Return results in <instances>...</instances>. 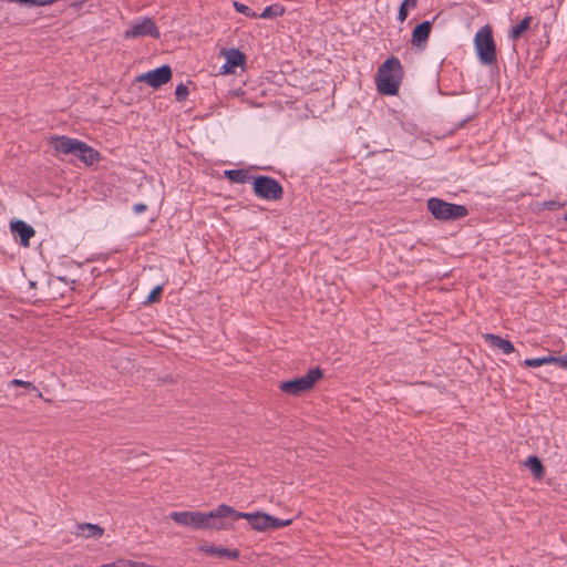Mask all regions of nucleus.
Instances as JSON below:
<instances>
[{"mask_svg": "<svg viewBox=\"0 0 567 567\" xmlns=\"http://www.w3.org/2000/svg\"><path fill=\"white\" fill-rule=\"evenodd\" d=\"M231 513L230 506L220 504L217 508L208 512H172L169 518L176 524L182 526H188L194 529H223L224 524L221 518L227 517V514Z\"/></svg>", "mask_w": 567, "mask_h": 567, "instance_id": "1", "label": "nucleus"}, {"mask_svg": "<svg viewBox=\"0 0 567 567\" xmlns=\"http://www.w3.org/2000/svg\"><path fill=\"white\" fill-rule=\"evenodd\" d=\"M403 78V68L395 56L389 58L379 66L375 83L381 94L395 95Z\"/></svg>", "mask_w": 567, "mask_h": 567, "instance_id": "2", "label": "nucleus"}, {"mask_svg": "<svg viewBox=\"0 0 567 567\" xmlns=\"http://www.w3.org/2000/svg\"><path fill=\"white\" fill-rule=\"evenodd\" d=\"M427 209L434 218L440 220H455L467 216L468 210L464 205L447 203L432 197L427 199Z\"/></svg>", "mask_w": 567, "mask_h": 567, "instance_id": "3", "label": "nucleus"}, {"mask_svg": "<svg viewBox=\"0 0 567 567\" xmlns=\"http://www.w3.org/2000/svg\"><path fill=\"white\" fill-rule=\"evenodd\" d=\"M322 378V371L320 368L310 369L307 374L287 380L280 383L279 389L289 395H300L313 388L316 382Z\"/></svg>", "mask_w": 567, "mask_h": 567, "instance_id": "4", "label": "nucleus"}, {"mask_svg": "<svg viewBox=\"0 0 567 567\" xmlns=\"http://www.w3.org/2000/svg\"><path fill=\"white\" fill-rule=\"evenodd\" d=\"M474 43L482 63L492 64L496 62V47L492 29L488 25L481 28L476 32Z\"/></svg>", "mask_w": 567, "mask_h": 567, "instance_id": "5", "label": "nucleus"}, {"mask_svg": "<svg viewBox=\"0 0 567 567\" xmlns=\"http://www.w3.org/2000/svg\"><path fill=\"white\" fill-rule=\"evenodd\" d=\"M252 189L257 197L266 200H279L284 194L281 184L270 176L252 177Z\"/></svg>", "mask_w": 567, "mask_h": 567, "instance_id": "6", "label": "nucleus"}, {"mask_svg": "<svg viewBox=\"0 0 567 567\" xmlns=\"http://www.w3.org/2000/svg\"><path fill=\"white\" fill-rule=\"evenodd\" d=\"M231 513L227 514V517L231 518L233 520L238 519H246L248 520L249 525L252 529L258 532H267L269 530V520L270 515L262 513V512H256V513H241L236 511L234 507L230 506Z\"/></svg>", "mask_w": 567, "mask_h": 567, "instance_id": "7", "label": "nucleus"}, {"mask_svg": "<svg viewBox=\"0 0 567 567\" xmlns=\"http://www.w3.org/2000/svg\"><path fill=\"white\" fill-rule=\"evenodd\" d=\"M145 35L152 37L154 39H158L161 35L158 28L151 18H144L140 22H135L124 33V38L126 39H135Z\"/></svg>", "mask_w": 567, "mask_h": 567, "instance_id": "8", "label": "nucleus"}, {"mask_svg": "<svg viewBox=\"0 0 567 567\" xmlns=\"http://www.w3.org/2000/svg\"><path fill=\"white\" fill-rule=\"evenodd\" d=\"M172 79V69L169 65H162L155 70L137 76V81L145 82L150 86L157 89L161 85L167 83Z\"/></svg>", "mask_w": 567, "mask_h": 567, "instance_id": "9", "label": "nucleus"}, {"mask_svg": "<svg viewBox=\"0 0 567 567\" xmlns=\"http://www.w3.org/2000/svg\"><path fill=\"white\" fill-rule=\"evenodd\" d=\"M226 61L220 68L221 74H234L235 69L245 63L246 56L238 49H229L225 52Z\"/></svg>", "mask_w": 567, "mask_h": 567, "instance_id": "10", "label": "nucleus"}, {"mask_svg": "<svg viewBox=\"0 0 567 567\" xmlns=\"http://www.w3.org/2000/svg\"><path fill=\"white\" fill-rule=\"evenodd\" d=\"M50 145L53 147L55 153L72 154L75 153L79 140L71 138L64 135L51 136L49 140Z\"/></svg>", "mask_w": 567, "mask_h": 567, "instance_id": "11", "label": "nucleus"}, {"mask_svg": "<svg viewBox=\"0 0 567 567\" xmlns=\"http://www.w3.org/2000/svg\"><path fill=\"white\" fill-rule=\"evenodd\" d=\"M11 231L16 237H19L20 244L28 247L30 239L34 236V229L22 220L12 221L10 225Z\"/></svg>", "mask_w": 567, "mask_h": 567, "instance_id": "12", "label": "nucleus"}, {"mask_svg": "<svg viewBox=\"0 0 567 567\" xmlns=\"http://www.w3.org/2000/svg\"><path fill=\"white\" fill-rule=\"evenodd\" d=\"M73 155L80 158L84 164L92 165L100 158V153L86 143L79 141Z\"/></svg>", "mask_w": 567, "mask_h": 567, "instance_id": "13", "label": "nucleus"}, {"mask_svg": "<svg viewBox=\"0 0 567 567\" xmlns=\"http://www.w3.org/2000/svg\"><path fill=\"white\" fill-rule=\"evenodd\" d=\"M432 22L423 21L412 31L411 43L417 48H424L431 33Z\"/></svg>", "mask_w": 567, "mask_h": 567, "instance_id": "14", "label": "nucleus"}, {"mask_svg": "<svg viewBox=\"0 0 567 567\" xmlns=\"http://www.w3.org/2000/svg\"><path fill=\"white\" fill-rule=\"evenodd\" d=\"M199 550L215 557H223L228 559H237L239 557V551L237 549H228L213 545H203L199 547Z\"/></svg>", "mask_w": 567, "mask_h": 567, "instance_id": "15", "label": "nucleus"}, {"mask_svg": "<svg viewBox=\"0 0 567 567\" xmlns=\"http://www.w3.org/2000/svg\"><path fill=\"white\" fill-rule=\"evenodd\" d=\"M483 337L491 347L499 349L505 354H509L515 350L511 341L505 340L499 336L493 333H485Z\"/></svg>", "mask_w": 567, "mask_h": 567, "instance_id": "16", "label": "nucleus"}, {"mask_svg": "<svg viewBox=\"0 0 567 567\" xmlns=\"http://www.w3.org/2000/svg\"><path fill=\"white\" fill-rule=\"evenodd\" d=\"M224 175L229 182L237 184H245L254 177L246 169H227L224 172Z\"/></svg>", "mask_w": 567, "mask_h": 567, "instance_id": "17", "label": "nucleus"}, {"mask_svg": "<svg viewBox=\"0 0 567 567\" xmlns=\"http://www.w3.org/2000/svg\"><path fill=\"white\" fill-rule=\"evenodd\" d=\"M532 22V16L525 17L517 25L511 29L509 37L514 41L518 40L524 34V32H526L529 29Z\"/></svg>", "mask_w": 567, "mask_h": 567, "instance_id": "18", "label": "nucleus"}, {"mask_svg": "<svg viewBox=\"0 0 567 567\" xmlns=\"http://www.w3.org/2000/svg\"><path fill=\"white\" fill-rule=\"evenodd\" d=\"M79 534L89 537H101L104 533L103 528L95 524H82L79 525Z\"/></svg>", "mask_w": 567, "mask_h": 567, "instance_id": "19", "label": "nucleus"}, {"mask_svg": "<svg viewBox=\"0 0 567 567\" xmlns=\"http://www.w3.org/2000/svg\"><path fill=\"white\" fill-rule=\"evenodd\" d=\"M525 464L536 478H540L544 475V466L537 456H529Z\"/></svg>", "mask_w": 567, "mask_h": 567, "instance_id": "20", "label": "nucleus"}, {"mask_svg": "<svg viewBox=\"0 0 567 567\" xmlns=\"http://www.w3.org/2000/svg\"><path fill=\"white\" fill-rule=\"evenodd\" d=\"M285 12V9L280 4H271L264 9V11L258 16L262 19H272L276 17L282 16Z\"/></svg>", "mask_w": 567, "mask_h": 567, "instance_id": "21", "label": "nucleus"}, {"mask_svg": "<svg viewBox=\"0 0 567 567\" xmlns=\"http://www.w3.org/2000/svg\"><path fill=\"white\" fill-rule=\"evenodd\" d=\"M9 386H22L29 391H34L38 398H42V392L32 382L13 379L9 382Z\"/></svg>", "mask_w": 567, "mask_h": 567, "instance_id": "22", "label": "nucleus"}, {"mask_svg": "<svg viewBox=\"0 0 567 567\" xmlns=\"http://www.w3.org/2000/svg\"><path fill=\"white\" fill-rule=\"evenodd\" d=\"M551 360V355L540 357V358H533V359H526L524 361V365L528 368H537L545 364H549Z\"/></svg>", "mask_w": 567, "mask_h": 567, "instance_id": "23", "label": "nucleus"}, {"mask_svg": "<svg viewBox=\"0 0 567 567\" xmlns=\"http://www.w3.org/2000/svg\"><path fill=\"white\" fill-rule=\"evenodd\" d=\"M234 8L237 12L243 13L244 16L248 18H257L258 16L246 4L234 1Z\"/></svg>", "mask_w": 567, "mask_h": 567, "instance_id": "24", "label": "nucleus"}, {"mask_svg": "<svg viewBox=\"0 0 567 567\" xmlns=\"http://www.w3.org/2000/svg\"><path fill=\"white\" fill-rule=\"evenodd\" d=\"M291 524V519H279L276 517L270 516L269 520V530L278 529L285 526H288Z\"/></svg>", "mask_w": 567, "mask_h": 567, "instance_id": "25", "label": "nucleus"}, {"mask_svg": "<svg viewBox=\"0 0 567 567\" xmlns=\"http://www.w3.org/2000/svg\"><path fill=\"white\" fill-rule=\"evenodd\" d=\"M163 292V287L162 286H156L151 292L150 295L147 296L146 300H145V303H153V302H157L161 298V295Z\"/></svg>", "mask_w": 567, "mask_h": 567, "instance_id": "26", "label": "nucleus"}, {"mask_svg": "<svg viewBox=\"0 0 567 567\" xmlns=\"http://www.w3.org/2000/svg\"><path fill=\"white\" fill-rule=\"evenodd\" d=\"M188 95V89L185 84L179 83L175 90V96L178 102L185 101Z\"/></svg>", "mask_w": 567, "mask_h": 567, "instance_id": "27", "label": "nucleus"}, {"mask_svg": "<svg viewBox=\"0 0 567 567\" xmlns=\"http://www.w3.org/2000/svg\"><path fill=\"white\" fill-rule=\"evenodd\" d=\"M550 363H554V364L558 365L559 368L567 370V354L561 355V357L551 355Z\"/></svg>", "mask_w": 567, "mask_h": 567, "instance_id": "28", "label": "nucleus"}, {"mask_svg": "<svg viewBox=\"0 0 567 567\" xmlns=\"http://www.w3.org/2000/svg\"><path fill=\"white\" fill-rule=\"evenodd\" d=\"M408 18V7L405 3H402L399 9L398 19L403 22Z\"/></svg>", "mask_w": 567, "mask_h": 567, "instance_id": "29", "label": "nucleus"}, {"mask_svg": "<svg viewBox=\"0 0 567 567\" xmlns=\"http://www.w3.org/2000/svg\"><path fill=\"white\" fill-rule=\"evenodd\" d=\"M147 209V206L143 203H137L133 206V212L136 214V215H140L142 213H144L145 210Z\"/></svg>", "mask_w": 567, "mask_h": 567, "instance_id": "30", "label": "nucleus"}, {"mask_svg": "<svg viewBox=\"0 0 567 567\" xmlns=\"http://www.w3.org/2000/svg\"><path fill=\"white\" fill-rule=\"evenodd\" d=\"M3 23H7V24H22V21H14L12 20L9 14H4L3 16Z\"/></svg>", "mask_w": 567, "mask_h": 567, "instance_id": "31", "label": "nucleus"}, {"mask_svg": "<svg viewBox=\"0 0 567 567\" xmlns=\"http://www.w3.org/2000/svg\"><path fill=\"white\" fill-rule=\"evenodd\" d=\"M402 3H405L406 7L414 8L416 6V0H404Z\"/></svg>", "mask_w": 567, "mask_h": 567, "instance_id": "32", "label": "nucleus"}, {"mask_svg": "<svg viewBox=\"0 0 567 567\" xmlns=\"http://www.w3.org/2000/svg\"><path fill=\"white\" fill-rule=\"evenodd\" d=\"M564 220L567 221V213L564 215Z\"/></svg>", "mask_w": 567, "mask_h": 567, "instance_id": "33", "label": "nucleus"}]
</instances>
